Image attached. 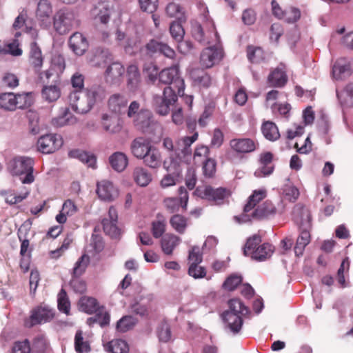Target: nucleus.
<instances>
[{
  "instance_id": "1",
  "label": "nucleus",
  "mask_w": 353,
  "mask_h": 353,
  "mask_svg": "<svg viewBox=\"0 0 353 353\" xmlns=\"http://www.w3.org/2000/svg\"><path fill=\"white\" fill-rule=\"evenodd\" d=\"M265 196L266 192L265 190H254L248 197L242 213L239 216H235L234 219L241 223L253 220H263L274 216L276 213V208L272 201L267 200L260 203Z\"/></svg>"
},
{
  "instance_id": "2",
  "label": "nucleus",
  "mask_w": 353,
  "mask_h": 353,
  "mask_svg": "<svg viewBox=\"0 0 353 353\" xmlns=\"http://www.w3.org/2000/svg\"><path fill=\"white\" fill-rule=\"evenodd\" d=\"M229 310L224 312L223 319L226 328L233 334L239 332L242 327V316L248 313V308L239 299H232L228 301Z\"/></svg>"
},
{
  "instance_id": "3",
  "label": "nucleus",
  "mask_w": 353,
  "mask_h": 353,
  "mask_svg": "<svg viewBox=\"0 0 353 353\" xmlns=\"http://www.w3.org/2000/svg\"><path fill=\"white\" fill-rule=\"evenodd\" d=\"M33 167L34 160L30 157H18L10 163V173L20 176V180L24 184H30L34 181Z\"/></svg>"
},
{
  "instance_id": "4",
  "label": "nucleus",
  "mask_w": 353,
  "mask_h": 353,
  "mask_svg": "<svg viewBox=\"0 0 353 353\" xmlns=\"http://www.w3.org/2000/svg\"><path fill=\"white\" fill-rule=\"evenodd\" d=\"M195 193L200 198L217 205L228 203L232 194L230 189L228 188H214L210 185L197 187Z\"/></svg>"
},
{
  "instance_id": "5",
  "label": "nucleus",
  "mask_w": 353,
  "mask_h": 353,
  "mask_svg": "<svg viewBox=\"0 0 353 353\" xmlns=\"http://www.w3.org/2000/svg\"><path fill=\"white\" fill-rule=\"evenodd\" d=\"M53 26L56 32L65 34L79 26V21L72 9L62 8L52 17Z\"/></svg>"
},
{
  "instance_id": "6",
  "label": "nucleus",
  "mask_w": 353,
  "mask_h": 353,
  "mask_svg": "<svg viewBox=\"0 0 353 353\" xmlns=\"http://www.w3.org/2000/svg\"><path fill=\"white\" fill-rule=\"evenodd\" d=\"M178 100L176 91L172 87H165L162 96L156 95L153 98L152 105L155 112L160 115H167L170 106L174 105Z\"/></svg>"
},
{
  "instance_id": "7",
  "label": "nucleus",
  "mask_w": 353,
  "mask_h": 353,
  "mask_svg": "<svg viewBox=\"0 0 353 353\" xmlns=\"http://www.w3.org/2000/svg\"><path fill=\"white\" fill-rule=\"evenodd\" d=\"M159 79L162 83L170 85L168 87H172L179 95L183 93L184 80L180 77L177 65L162 70L159 74Z\"/></svg>"
},
{
  "instance_id": "8",
  "label": "nucleus",
  "mask_w": 353,
  "mask_h": 353,
  "mask_svg": "<svg viewBox=\"0 0 353 353\" xmlns=\"http://www.w3.org/2000/svg\"><path fill=\"white\" fill-rule=\"evenodd\" d=\"M55 316L54 310L48 305H39L33 308L28 318L24 319V326L31 328L37 325L51 321Z\"/></svg>"
},
{
  "instance_id": "9",
  "label": "nucleus",
  "mask_w": 353,
  "mask_h": 353,
  "mask_svg": "<svg viewBox=\"0 0 353 353\" xmlns=\"http://www.w3.org/2000/svg\"><path fill=\"white\" fill-rule=\"evenodd\" d=\"M178 197H166L163 199V203L165 210L170 213H174L179 211L180 208L183 211L187 210L189 201L188 192L185 188L181 186L178 189Z\"/></svg>"
},
{
  "instance_id": "10",
  "label": "nucleus",
  "mask_w": 353,
  "mask_h": 353,
  "mask_svg": "<svg viewBox=\"0 0 353 353\" xmlns=\"http://www.w3.org/2000/svg\"><path fill=\"white\" fill-rule=\"evenodd\" d=\"M26 97L21 94L13 92H3L0 94V109L5 111L13 112L17 109H23L26 107Z\"/></svg>"
},
{
  "instance_id": "11",
  "label": "nucleus",
  "mask_w": 353,
  "mask_h": 353,
  "mask_svg": "<svg viewBox=\"0 0 353 353\" xmlns=\"http://www.w3.org/2000/svg\"><path fill=\"white\" fill-rule=\"evenodd\" d=\"M92 16L95 26L101 31V39L104 42L108 41L110 33L108 31L103 30V29L108 27V23L110 19V11L105 7L101 8L95 7L92 11Z\"/></svg>"
},
{
  "instance_id": "12",
  "label": "nucleus",
  "mask_w": 353,
  "mask_h": 353,
  "mask_svg": "<svg viewBox=\"0 0 353 353\" xmlns=\"http://www.w3.org/2000/svg\"><path fill=\"white\" fill-rule=\"evenodd\" d=\"M118 212L114 206L109 208L108 216L103 219L101 224L104 232L112 239H119L121 230L117 225Z\"/></svg>"
},
{
  "instance_id": "13",
  "label": "nucleus",
  "mask_w": 353,
  "mask_h": 353,
  "mask_svg": "<svg viewBox=\"0 0 353 353\" xmlns=\"http://www.w3.org/2000/svg\"><path fill=\"white\" fill-rule=\"evenodd\" d=\"M99 123L103 131L110 135L119 134L123 128L122 119L109 113L101 114Z\"/></svg>"
},
{
  "instance_id": "14",
  "label": "nucleus",
  "mask_w": 353,
  "mask_h": 353,
  "mask_svg": "<svg viewBox=\"0 0 353 353\" xmlns=\"http://www.w3.org/2000/svg\"><path fill=\"white\" fill-rule=\"evenodd\" d=\"M52 6L48 0H40L37 5L36 18L39 26L44 29L49 28L52 25Z\"/></svg>"
},
{
  "instance_id": "15",
  "label": "nucleus",
  "mask_w": 353,
  "mask_h": 353,
  "mask_svg": "<svg viewBox=\"0 0 353 353\" xmlns=\"http://www.w3.org/2000/svg\"><path fill=\"white\" fill-rule=\"evenodd\" d=\"M63 141L60 136L57 134H46L41 137L37 141L38 150L43 154H50L55 152L62 145Z\"/></svg>"
},
{
  "instance_id": "16",
  "label": "nucleus",
  "mask_w": 353,
  "mask_h": 353,
  "mask_svg": "<svg viewBox=\"0 0 353 353\" xmlns=\"http://www.w3.org/2000/svg\"><path fill=\"white\" fill-rule=\"evenodd\" d=\"M223 57L221 48L208 47L205 48L200 57L201 65L205 68H210L218 63Z\"/></svg>"
},
{
  "instance_id": "17",
  "label": "nucleus",
  "mask_w": 353,
  "mask_h": 353,
  "mask_svg": "<svg viewBox=\"0 0 353 353\" xmlns=\"http://www.w3.org/2000/svg\"><path fill=\"white\" fill-rule=\"evenodd\" d=\"M145 49L146 54L150 56L159 53L170 59H174L176 57V52L171 47L155 39L150 40L145 46Z\"/></svg>"
},
{
  "instance_id": "18",
  "label": "nucleus",
  "mask_w": 353,
  "mask_h": 353,
  "mask_svg": "<svg viewBox=\"0 0 353 353\" xmlns=\"http://www.w3.org/2000/svg\"><path fill=\"white\" fill-rule=\"evenodd\" d=\"M230 146L236 153L247 154L255 151L259 144L257 141L250 138H238L232 139Z\"/></svg>"
},
{
  "instance_id": "19",
  "label": "nucleus",
  "mask_w": 353,
  "mask_h": 353,
  "mask_svg": "<svg viewBox=\"0 0 353 353\" xmlns=\"http://www.w3.org/2000/svg\"><path fill=\"white\" fill-rule=\"evenodd\" d=\"M69 101L72 109L80 114L87 113L92 108L88 98L85 97V94L82 95L81 92H71L69 95Z\"/></svg>"
},
{
  "instance_id": "20",
  "label": "nucleus",
  "mask_w": 353,
  "mask_h": 353,
  "mask_svg": "<svg viewBox=\"0 0 353 353\" xmlns=\"http://www.w3.org/2000/svg\"><path fill=\"white\" fill-rule=\"evenodd\" d=\"M97 194L100 199L110 202L118 196L119 192L112 182L103 180L97 184Z\"/></svg>"
},
{
  "instance_id": "21",
  "label": "nucleus",
  "mask_w": 353,
  "mask_h": 353,
  "mask_svg": "<svg viewBox=\"0 0 353 353\" xmlns=\"http://www.w3.org/2000/svg\"><path fill=\"white\" fill-rule=\"evenodd\" d=\"M152 145L149 139L142 137L135 138L130 144V150L132 154L136 158L141 159L146 155L148 151H150Z\"/></svg>"
},
{
  "instance_id": "22",
  "label": "nucleus",
  "mask_w": 353,
  "mask_h": 353,
  "mask_svg": "<svg viewBox=\"0 0 353 353\" xmlns=\"http://www.w3.org/2000/svg\"><path fill=\"white\" fill-rule=\"evenodd\" d=\"M128 101L125 95L114 94L110 97L108 101V110L115 114H121L125 111Z\"/></svg>"
},
{
  "instance_id": "23",
  "label": "nucleus",
  "mask_w": 353,
  "mask_h": 353,
  "mask_svg": "<svg viewBox=\"0 0 353 353\" xmlns=\"http://www.w3.org/2000/svg\"><path fill=\"white\" fill-rule=\"evenodd\" d=\"M69 46L77 55L81 56L87 50L88 42L81 33L75 32L69 39Z\"/></svg>"
},
{
  "instance_id": "24",
  "label": "nucleus",
  "mask_w": 353,
  "mask_h": 353,
  "mask_svg": "<svg viewBox=\"0 0 353 353\" xmlns=\"http://www.w3.org/2000/svg\"><path fill=\"white\" fill-rule=\"evenodd\" d=\"M94 314H95L94 316L87 319V324L89 326L92 327L97 323L101 327H105L110 325V314L104 305H101Z\"/></svg>"
},
{
  "instance_id": "25",
  "label": "nucleus",
  "mask_w": 353,
  "mask_h": 353,
  "mask_svg": "<svg viewBox=\"0 0 353 353\" xmlns=\"http://www.w3.org/2000/svg\"><path fill=\"white\" fill-rule=\"evenodd\" d=\"M288 80L285 70L281 68H274L270 72L267 82L270 87L283 88L285 85Z\"/></svg>"
},
{
  "instance_id": "26",
  "label": "nucleus",
  "mask_w": 353,
  "mask_h": 353,
  "mask_svg": "<svg viewBox=\"0 0 353 353\" xmlns=\"http://www.w3.org/2000/svg\"><path fill=\"white\" fill-rule=\"evenodd\" d=\"M112 55L108 49L97 48L94 50L90 62L94 66L101 67L112 61Z\"/></svg>"
},
{
  "instance_id": "27",
  "label": "nucleus",
  "mask_w": 353,
  "mask_h": 353,
  "mask_svg": "<svg viewBox=\"0 0 353 353\" xmlns=\"http://www.w3.org/2000/svg\"><path fill=\"white\" fill-rule=\"evenodd\" d=\"M43 61L41 50L36 42L30 44V49L28 57L30 65L36 72H39Z\"/></svg>"
},
{
  "instance_id": "28",
  "label": "nucleus",
  "mask_w": 353,
  "mask_h": 353,
  "mask_svg": "<svg viewBox=\"0 0 353 353\" xmlns=\"http://www.w3.org/2000/svg\"><path fill=\"white\" fill-rule=\"evenodd\" d=\"M310 228H303L301 227L300 234L296 239L295 246L294 248L295 254L297 256H301L305 247L310 243L311 240Z\"/></svg>"
},
{
  "instance_id": "29",
  "label": "nucleus",
  "mask_w": 353,
  "mask_h": 353,
  "mask_svg": "<svg viewBox=\"0 0 353 353\" xmlns=\"http://www.w3.org/2000/svg\"><path fill=\"white\" fill-rule=\"evenodd\" d=\"M293 214L296 221H300L301 227L304 224L307 228L311 227L312 216L310 210L301 204H297L293 209Z\"/></svg>"
},
{
  "instance_id": "30",
  "label": "nucleus",
  "mask_w": 353,
  "mask_h": 353,
  "mask_svg": "<svg viewBox=\"0 0 353 353\" xmlns=\"http://www.w3.org/2000/svg\"><path fill=\"white\" fill-rule=\"evenodd\" d=\"M273 159L274 154L271 152H265L260 154L259 170L263 176H268L273 172L274 170V165L272 163Z\"/></svg>"
},
{
  "instance_id": "31",
  "label": "nucleus",
  "mask_w": 353,
  "mask_h": 353,
  "mask_svg": "<svg viewBox=\"0 0 353 353\" xmlns=\"http://www.w3.org/2000/svg\"><path fill=\"white\" fill-rule=\"evenodd\" d=\"M132 176L134 182L141 187L148 185L152 180L151 173L143 167H136L133 170Z\"/></svg>"
},
{
  "instance_id": "32",
  "label": "nucleus",
  "mask_w": 353,
  "mask_h": 353,
  "mask_svg": "<svg viewBox=\"0 0 353 353\" xmlns=\"http://www.w3.org/2000/svg\"><path fill=\"white\" fill-rule=\"evenodd\" d=\"M79 310L86 314H92L101 306L98 301L91 296H82L79 301Z\"/></svg>"
},
{
  "instance_id": "33",
  "label": "nucleus",
  "mask_w": 353,
  "mask_h": 353,
  "mask_svg": "<svg viewBox=\"0 0 353 353\" xmlns=\"http://www.w3.org/2000/svg\"><path fill=\"white\" fill-rule=\"evenodd\" d=\"M77 212V207L74 202L71 199H67L64 201L61 210L56 216V221L60 224H63L67 221L68 216H72Z\"/></svg>"
},
{
  "instance_id": "34",
  "label": "nucleus",
  "mask_w": 353,
  "mask_h": 353,
  "mask_svg": "<svg viewBox=\"0 0 353 353\" xmlns=\"http://www.w3.org/2000/svg\"><path fill=\"white\" fill-rule=\"evenodd\" d=\"M127 83L130 90L136 89L141 81V74L137 65H129L126 70Z\"/></svg>"
},
{
  "instance_id": "35",
  "label": "nucleus",
  "mask_w": 353,
  "mask_h": 353,
  "mask_svg": "<svg viewBox=\"0 0 353 353\" xmlns=\"http://www.w3.org/2000/svg\"><path fill=\"white\" fill-rule=\"evenodd\" d=\"M109 162L114 170L122 172L128 164V159L123 152H116L109 157Z\"/></svg>"
},
{
  "instance_id": "36",
  "label": "nucleus",
  "mask_w": 353,
  "mask_h": 353,
  "mask_svg": "<svg viewBox=\"0 0 353 353\" xmlns=\"http://www.w3.org/2000/svg\"><path fill=\"white\" fill-rule=\"evenodd\" d=\"M274 252V247L269 243H264L257 247L256 251L252 255L251 258L258 261H265L271 257Z\"/></svg>"
},
{
  "instance_id": "37",
  "label": "nucleus",
  "mask_w": 353,
  "mask_h": 353,
  "mask_svg": "<svg viewBox=\"0 0 353 353\" xmlns=\"http://www.w3.org/2000/svg\"><path fill=\"white\" fill-rule=\"evenodd\" d=\"M143 160L145 165L151 168H158L161 163V155L159 150L154 146H152L150 151H148Z\"/></svg>"
},
{
  "instance_id": "38",
  "label": "nucleus",
  "mask_w": 353,
  "mask_h": 353,
  "mask_svg": "<svg viewBox=\"0 0 353 353\" xmlns=\"http://www.w3.org/2000/svg\"><path fill=\"white\" fill-rule=\"evenodd\" d=\"M261 132L264 137L270 141H275L280 137L278 127L272 121H264L261 125Z\"/></svg>"
},
{
  "instance_id": "39",
  "label": "nucleus",
  "mask_w": 353,
  "mask_h": 353,
  "mask_svg": "<svg viewBox=\"0 0 353 353\" xmlns=\"http://www.w3.org/2000/svg\"><path fill=\"white\" fill-rule=\"evenodd\" d=\"M180 239L171 234H165L162 239L161 241V245L162 250L164 254L167 255H171L173 252V250L179 243Z\"/></svg>"
},
{
  "instance_id": "40",
  "label": "nucleus",
  "mask_w": 353,
  "mask_h": 353,
  "mask_svg": "<svg viewBox=\"0 0 353 353\" xmlns=\"http://www.w3.org/2000/svg\"><path fill=\"white\" fill-rule=\"evenodd\" d=\"M190 77L196 83L204 88H208L212 83L210 76L203 70H192Z\"/></svg>"
},
{
  "instance_id": "41",
  "label": "nucleus",
  "mask_w": 353,
  "mask_h": 353,
  "mask_svg": "<svg viewBox=\"0 0 353 353\" xmlns=\"http://www.w3.org/2000/svg\"><path fill=\"white\" fill-rule=\"evenodd\" d=\"M125 68L119 62H114L110 64L105 70L107 81L114 82L117 81L124 74Z\"/></svg>"
},
{
  "instance_id": "42",
  "label": "nucleus",
  "mask_w": 353,
  "mask_h": 353,
  "mask_svg": "<svg viewBox=\"0 0 353 353\" xmlns=\"http://www.w3.org/2000/svg\"><path fill=\"white\" fill-rule=\"evenodd\" d=\"M76 118L72 115L68 108L62 110L61 115L52 119V125L54 127H62L75 122Z\"/></svg>"
},
{
  "instance_id": "43",
  "label": "nucleus",
  "mask_w": 353,
  "mask_h": 353,
  "mask_svg": "<svg viewBox=\"0 0 353 353\" xmlns=\"http://www.w3.org/2000/svg\"><path fill=\"white\" fill-rule=\"evenodd\" d=\"M85 97L93 107L97 101H101L105 97V90L100 85H92L86 90Z\"/></svg>"
},
{
  "instance_id": "44",
  "label": "nucleus",
  "mask_w": 353,
  "mask_h": 353,
  "mask_svg": "<svg viewBox=\"0 0 353 353\" xmlns=\"http://www.w3.org/2000/svg\"><path fill=\"white\" fill-rule=\"evenodd\" d=\"M166 230V220L160 214L151 223V232L155 239H159L164 234Z\"/></svg>"
},
{
  "instance_id": "45",
  "label": "nucleus",
  "mask_w": 353,
  "mask_h": 353,
  "mask_svg": "<svg viewBox=\"0 0 353 353\" xmlns=\"http://www.w3.org/2000/svg\"><path fill=\"white\" fill-rule=\"evenodd\" d=\"M261 236L259 234H255L249 237L243 248L244 255L251 257L256 251L257 247L261 245Z\"/></svg>"
},
{
  "instance_id": "46",
  "label": "nucleus",
  "mask_w": 353,
  "mask_h": 353,
  "mask_svg": "<svg viewBox=\"0 0 353 353\" xmlns=\"http://www.w3.org/2000/svg\"><path fill=\"white\" fill-rule=\"evenodd\" d=\"M69 157L72 158H77L83 163L88 164L89 167L94 168L96 163V158L92 154H89L88 152L80 150H73L69 152Z\"/></svg>"
},
{
  "instance_id": "47",
  "label": "nucleus",
  "mask_w": 353,
  "mask_h": 353,
  "mask_svg": "<svg viewBox=\"0 0 353 353\" xmlns=\"http://www.w3.org/2000/svg\"><path fill=\"white\" fill-rule=\"evenodd\" d=\"M42 97L47 101L53 102L57 101L61 96V90L59 87L54 84L46 85L42 89Z\"/></svg>"
},
{
  "instance_id": "48",
  "label": "nucleus",
  "mask_w": 353,
  "mask_h": 353,
  "mask_svg": "<svg viewBox=\"0 0 353 353\" xmlns=\"http://www.w3.org/2000/svg\"><path fill=\"white\" fill-rule=\"evenodd\" d=\"M74 349L77 353H88L91 350L89 342L83 339L81 330H77L75 334Z\"/></svg>"
},
{
  "instance_id": "49",
  "label": "nucleus",
  "mask_w": 353,
  "mask_h": 353,
  "mask_svg": "<svg viewBox=\"0 0 353 353\" xmlns=\"http://www.w3.org/2000/svg\"><path fill=\"white\" fill-rule=\"evenodd\" d=\"M171 226L179 234H183L188 226V219L181 214H174L170 219Z\"/></svg>"
},
{
  "instance_id": "50",
  "label": "nucleus",
  "mask_w": 353,
  "mask_h": 353,
  "mask_svg": "<svg viewBox=\"0 0 353 353\" xmlns=\"http://www.w3.org/2000/svg\"><path fill=\"white\" fill-rule=\"evenodd\" d=\"M246 52L248 60L252 63H259L265 59L264 51L261 47L250 45Z\"/></svg>"
},
{
  "instance_id": "51",
  "label": "nucleus",
  "mask_w": 353,
  "mask_h": 353,
  "mask_svg": "<svg viewBox=\"0 0 353 353\" xmlns=\"http://www.w3.org/2000/svg\"><path fill=\"white\" fill-rule=\"evenodd\" d=\"M58 309L68 315L70 310V302L65 290L61 289L58 294Z\"/></svg>"
},
{
  "instance_id": "52",
  "label": "nucleus",
  "mask_w": 353,
  "mask_h": 353,
  "mask_svg": "<svg viewBox=\"0 0 353 353\" xmlns=\"http://www.w3.org/2000/svg\"><path fill=\"white\" fill-rule=\"evenodd\" d=\"M110 351L112 353H128L129 347L127 342L123 339H114L108 343Z\"/></svg>"
},
{
  "instance_id": "53",
  "label": "nucleus",
  "mask_w": 353,
  "mask_h": 353,
  "mask_svg": "<svg viewBox=\"0 0 353 353\" xmlns=\"http://www.w3.org/2000/svg\"><path fill=\"white\" fill-rule=\"evenodd\" d=\"M151 118V112L146 109H141L134 117L132 118L133 123L136 126L143 128L147 126Z\"/></svg>"
},
{
  "instance_id": "54",
  "label": "nucleus",
  "mask_w": 353,
  "mask_h": 353,
  "mask_svg": "<svg viewBox=\"0 0 353 353\" xmlns=\"http://www.w3.org/2000/svg\"><path fill=\"white\" fill-rule=\"evenodd\" d=\"M350 74L351 71L349 65H341L339 63H336L332 68L333 77L336 80L343 79Z\"/></svg>"
},
{
  "instance_id": "55",
  "label": "nucleus",
  "mask_w": 353,
  "mask_h": 353,
  "mask_svg": "<svg viewBox=\"0 0 353 353\" xmlns=\"http://www.w3.org/2000/svg\"><path fill=\"white\" fill-rule=\"evenodd\" d=\"M89 256L83 254L75 263L73 268V276L79 277L83 274L89 263Z\"/></svg>"
},
{
  "instance_id": "56",
  "label": "nucleus",
  "mask_w": 353,
  "mask_h": 353,
  "mask_svg": "<svg viewBox=\"0 0 353 353\" xmlns=\"http://www.w3.org/2000/svg\"><path fill=\"white\" fill-rule=\"evenodd\" d=\"M170 32L172 37L178 43L181 42L185 34L182 25L178 21H173L170 26Z\"/></svg>"
},
{
  "instance_id": "57",
  "label": "nucleus",
  "mask_w": 353,
  "mask_h": 353,
  "mask_svg": "<svg viewBox=\"0 0 353 353\" xmlns=\"http://www.w3.org/2000/svg\"><path fill=\"white\" fill-rule=\"evenodd\" d=\"M143 72L152 83H154L159 74L157 65L152 61L144 64Z\"/></svg>"
},
{
  "instance_id": "58",
  "label": "nucleus",
  "mask_w": 353,
  "mask_h": 353,
  "mask_svg": "<svg viewBox=\"0 0 353 353\" xmlns=\"http://www.w3.org/2000/svg\"><path fill=\"white\" fill-rule=\"evenodd\" d=\"M198 132H194L193 135L190 137H184L181 139L180 141H181L183 145L181 152L184 155H190L192 154L191 145L198 139Z\"/></svg>"
},
{
  "instance_id": "59",
  "label": "nucleus",
  "mask_w": 353,
  "mask_h": 353,
  "mask_svg": "<svg viewBox=\"0 0 353 353\" xmlns=\"http://www.w3.org/2000/svg\"><path fill=\"white\" fill-rule=\"evenodd\" d=\"M134 325V319L131 316H125L117 322V329L119 332H125L132 329Z\"/></svg>"
},
{
  "instance_id": "60",
  "label": "nucleus",
  "mask_w": 353,
  "mask_h": 353,
  "mask_svg": "<svg viewBox=\"0 0 353 353\" xmlns=\"http://www.w3.org/2000/svg\"><path fill=\"white\" fill-rule=\"evenodd\" d=\"M157 334L160 341L167 343L171 339V330L166 322H162L157 330Z\"/></svg>"
},
{
  "instance_id": "61",
  "label": "nucleus",
  "mask_w": 353,
  "mask_h": 353,
  "mask_svg": "<svg viewBox=\"0 0 353 353\" xmlns=\"http://www.w3.org/2000/svg\"><path fill=\"white\" fill-rule=\"evenodd\" d=\"M216 162L212 158H208L203 162V172L205 177L212 178L216 173Z\"/></svg>"
},
{
  "instance_id": "62",
  "label": "nucleus",
  "mask_w": 353,
  "mask_h": 353,
  "mask_svg": "<svg viewBox=\"0 0 353 353\" xmlns=\"http://www.w3.org/2000/svg\"><path fill=\"white\" fill-rule=\"evenodd\" d=\"M241 276L232 274L226 279L223 284V288L227 290L233 291L241 283Z\"/></svg>"
},
{
  "instance_id": "63",
  "label": "nucleus",
  "mask_w": 353,
  "mask_h": 353,
  "mask_svg": "<svg viewBox=\"0 0 353 353\" xmlns=\"http://www.w3.org/2000/svg\"><path fill=\"white\" fill-rule=\"evenodd\" d=\"M200 263H190L188 268V274L194 279H202L206 275V270L200 266Z\"/></svg>"
},
{
  "instance_id": "64",
  "label": "nucleus",
  "mask_w": 353,
  "mask_h": 353,
  "mask_svg": "<svg viewBox=\"0 0 353 353\" xmlns=\"http://www.w3.org/2000/svg\"><path fill=\"white\" fill-rule=\"evenodd\" d=\"M31 347L28 339L23 341H16L12 349L11 353H30Z\"/></svg>"
}]
</instances>
